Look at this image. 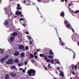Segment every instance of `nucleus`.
Returning <instances> with one entry per match:
<instances>
[{
    "label": "nucleus",
    "instance_id": "obj_1",
    "mask_svg": "<svg viewBox=\"0 0 79 79\" xmlns=\"http://www.w3.org/2000/svg\"><path fill=\"white\" fill-rule=\"evenodd\" d=\"M28 74L29 75L31 74L32 76H34L35 75V71L33 69H30V71H28Z\"/></svg>",
    "mask_w": 79,
    "mask_h": 79
},
{
    "label": "nucleus",
    "instance_id": "obj_2",
    "mask_svg": "<svg viewBox=\"0 0 79 79\" xmlns=\"http://www.w3.org/2000/svg\"><path fill=\"white\" fill-rule=\"evenodd\" d=\"M76 36L75 35H73L72 36V39L73 41H76V40H78L79 38L78 37H76Z\"/></svg>",
    "mask_w": 79,
    "mask_h": 79
},
{
    "label": "nucleus",
    "instance_id": "obj_3",
    "mask_svg": "<svg viewBox=\"0 0 79 79\" xmlns=\"http://www.w3.org/2000/svg\"><path fill=\"white\" fill-rule=\"evenodd\" d=\"M40 57H44V58H45V60H47L48 59L47 57V56L45 55L44 54H40Z\"/></svg>",
    "mask_w": 79,
    "mask_h": 79
},
{
    "label": "nucleus",
    "instance_id": "obj_4",
    "mask_svg": "<svg viewBox=\"0 0 79 79\" xmlns=\"http://www.w3.org/2000/svg\"><path fill=\"white\" fill-rule=\"evenodd\" d=\"M11 23V20L7 21L6 20H5L4 24L5 25H8V24H9V23Z\"/></svg>",
    "mask_w": 79,
    "mask_h": 79
},
{
    "label": "nucleus",
    "instance_id": "obj_5",
    "mask_svg": "<svg viewBox=\"0 0 79 79\" xmlns=\"http://www.w3.org/2000/svg\"><path fill=\"white\" fill-rule=\"evenodd\" d=\"M19 48L20 50H24V46L23 45H20L19 46Z\"/></svg>",
    "mask_w": 79,
    "mask_h": 79
},
{
    "label": "nucleus",
    "instance_id": "obj_6",
    "mask_svg": "<svg viewBox=\"0 0 79 79\" xmlns=\"http://www.w3.org/2000/svg\"><path fill=\"white\" fill-rule=\"evenodd\" d=\"M10 75L11 76V77H15V76H16V74L13 72L11 73H10Z\"/></svg>",
    "mask_w": 79,
    "mask_h": 79
},
{
    "label": "nucleus",
    "instance_id": "obj_7",
    "mask_svg": "<svg viewBox=\"0 0 79 79\" xmlns=\"http://www.w3.org/2000/svg\"><path fill=\"white\" fill-rule=\"evenodd\" d=\"M66 27L67 28L69 29H70L71 28V25L70 23H69L66 25Z\"/></svg>",
    "mask_w": 79,
    "mask_h": 79
},
{
    "label": "nucleus",
    "instance_id": "obj_8",
    "mask_svg": "<svg viewBox=\"0 0 79 79\" xmlns=\"http://www.w3.org/2000/svg\"><path fill=\"white\" fill-rule=\"evenodd\" d=\"M59 39L60 40V44H61V45L62 46H63V45H64V44H65L64 43H63V42H62V41L61 40V38L59 37Z\"/></svg>",
    "mask_w": 79,
    "mask_h": 79
},
{
    "label": "nucleus",
    "instance_id": "obj_9",
    "mask_svg": "<svg viewBox=\"0 0 79 79\" xmlns=\"http://www.w3.org/2000/svg\"><path fill=\"white\" fill-rule=\"evenodd\" d=\"M10 10H7L5 12V13L7 15H8V16H10Z\"/></svg>",
    "mask_w": 79,
    "mask_h": 79
},
{
    "label": "nucleus",
    "instance_id": "obj_10",
    "mask_svg": "<svg viewBox=\"0 0 79 79\" xmlns=\"http://www.w3.org/2000/svg\"><path fill=\"white\" fill-rule=\"evenodd\" d=\"M60 15L61 17H64V11H62V12H61L60 13Z\"/></svg>",
    "mask_w": 79,
    "mask_h": 79
},
{
    "label": "nucleus",
    "instance_id": "obj_11",
    "mask_svg": "<svg viewBox=\"0 0 79 79\" xmlns=\"http://www.w3.org/2000/svg\"><path fill=\"white\" fill-rule=\"evenodd\" d=\"M17 6L18 7L17 8V10H21V7H19V6H20V5L19 4H17Z\"/></svg>",
    "mask_w": 79,
    "mask_h": 79
},
{
    "label": "nucleus",
    "instance_id": "obj_12",
    "mask_svg": "<svg viewBox=\"0 0 79 79\" xmlns=\"http://www.w3.org/2000/svg\"><path fill=\"white\" fill-rule=\"evenodd\" d=\"M24 55H25V53H24V52H22L20 56L21 58L24 57Z\"/></svg>",
    "mask_w": 79,
    "mask_h": 79
},
{
    "label": "nucleus",
    "instance_id": "obj_13",
    "mask_svg": "<svg viewBox=\"0 0 79 79\" xmlns=\"http://www.w3.org/2000/svg\"><path fill=\"white\" fill-rule=\"evenodd\" d=\"M19 52H15V53L14 54L15 56H18L19 55Z\"/></svg>",
    "mask_w": 79,
    "mask_h": 79
},
{
    "label": "nucleus",
    "instance_id": "obj_14",
    "mask_svg": "<svg viewBox=\"0 0 79 79\" xmlns=\"http://www.w3.org/2000/svg\"><path fill=\"white\" fill-rule=\"evenodd\" d=\"M54 61H56L57 63V64H60V61H59V60H58V59H54Z\"/></svg>",
    "mask_w": 79,
    "mask_h": 79
},
{
    "label": "nucleus",
    "instance_id": "obj_15",
    "mask_svg": "<svg viewBox=\"0 0 79 79\" xmlns=\"http://www.w3.org/2000/svg\"><path fill=\"white\" fill-rule=\"evenodd\" d=\"M5 79H9V75L6 74L5 77Z\"/></svg>",
    "mask_w": 79,
    "mask_h": 79
},
{
    "label": "nucleus",
    "instance_id": "obj_16",
    "mask_svg": "<svg viewBox=\"0 0 79 79\" xmlns=\"http://www.w3.org/2000/svg\"><path fill=\"white\" fill-rule=\"evenodd\" d=\"M18 35V33L16 32H14L13 33V36H16Z\"/></svg>",
    "mask_w": 79,
    "mask_h": 79
},
{
    "label": "nucleus",
    "instance_id": "obj_17",
    "mask_svg": "<svg viewBox=\"0 0 79 79\" xmlns=\"http://www.w3.org/2000/svg\"><path fill=\"white\" fill-rule=\"evenodd\" d=\"M71 11H72V12H73V13H78L79 12V10H76L75 12L73 11L72 10H71Z\"/></svg>",
    "mask_w": 79,
    "mask_h": 79
},
{
    "label": "nucleus",
    "instance_id": "obj_18",
    "mask_svg": "<svg viewBox=\"0 0 79 79\" xmlns=\"http://www.w3.org/2000/svg\"><path fill=\"white\" fill-rule=\"evenodd\" d=\"M14 38L12 37L10 38V40L11 42H13L14 41Z\"/></svg>",
    "mask_w": 79,
    "mask_h": 79
},
{
    "label": "nucleus",
    "instance_id": "obj_19",
    "mask_svg": "<svg viewBox=\"0 0 79 79\" xmlns=\"http://www.w3.org/2000/svg\"><path fill=\"white\" fill-rule=\"evenodd\" d=\"M30 56L31 57H29V59H31V58H33L34 57V55L32 53L30 54Z\"/></svg>",
    "mask_w": 79,
    "mask_h": 79
},
{
    "label": "nucleus",
    "instance_id": "obj_20",
    "mask_svg": "<svg viewBox=\"0 0 79 79\" xmlns=\"http://www.w3.org/2000/svg\"><path fill=\"white\" fill-rule=\"evenodd\" d=\"M10 68H11V69H16V66L15 65L11 66L10 67Z\"/></svg>",
    "mask_w": 79,
    "mask_h": 79
},
{
    "label": "nucleus",
    "instance_id": "obj_21",
    "mask_svg": "<svg viewBox=\"0 0 79 79\" xmlns=\"http://www.w3.org/2000/svg\"><path fill=\"white\" fill-rule=\"evenodd\" d=\"M60 76H61L62 77H64V73L63 72H61L60 73Z\"/></svg>",
    "mask_w": 79,
    "mask_h": 79
},
{
    "label": "nucleus",
    "instance_id": "obj_22",
    "mask_svg": "<svg viewBox=\"0 0 79 79\" xmlns=\"http://www.w3.org/2000/svg\"><path fill=\"white\" fill-rule=\"evenodd\" d=\"M5 59L3 58H2L1 60V63H3L4 61H5Z\"/></svg>",
    "mask_w": 79,
    "mask_h": 79
},
{
    "label": "nucleus",
    "instance_id": "obj_23",
    "mask_svg": "<svg viewBox=\"0 0 79 79\" xmlns=\"http://www.w3.org/2000/svg\"><path fill=\"white\" fill-rule=\"evenodd\" d=\"M8 56H6L3 58L4 59V60H6L8 59Z\"/></svg>",
    "mask_w": 79,
    "mask_h": 79
},
{
    "label": "nucleus",
    "instance_id": "obj_24",
    "mask_svg": "<svg viewBox=\"0 0 79 79\" xmlns=\"http://www.w3.org/2000/svg\"><path fill=\"white\" fill-rule=\"evenodd\" d=\"M50 55H53L54 53H53V52H52V50H50Z\"/></svg>",
    "mask_w": 79,
    "mask_h": 79
},
{
    "label": "nucleus",
    "instance_id": "obj_25",
    "mask_svg": "<svg viewBox=\"0 0 79 79\" xmlns=\"http://www.w3.org/2000/svg\"><path fill=\"white\" fill-rule=\"evenodd\" d=\"M64 23L65 24H68L69 23V22H68V21H64Z\"/></svg>",
    "mask_w": 79,
    "mask_h": 79
},
{
    "label": "nucleus",
    "instance_id": "obj_26",
    "mask_svg": "<svg viewBox=\"0 0 79 79\" xmlns=\"http://www.w3.org/2000/svg\"><path fill=\"white\" fill-rule=\"evenodd\" d=\"M54 60H50V63H51V64H54Z\"/></svg>",
    "mask_w": 79,
    "mask_h": 79
},
{
    "label": "nucleus",
    "instance_id": "obj_27",
    "mask_svg": "<svg viewBox=\"0 0 79 79\" xmlns=\"http://www.w3.org/2000/svg\"><path fill=\"white\" fill-rule=\"evenodd\" d=\"M15 63H19V60H18L16 59L15 60Z\"/></svg>",
    "mask_w": 79,
    "mask_h": 79
},
{
    "label": "nucleus",
    "instance_id": "obj_28",
    "mask_svg": "<svg viewBox=\"0 0 79 79\" xmlns=\"http://www.w3.org/2000/svg\"><path fill=\"white\" fill-rule=\"evenodd\" d=\"M9 61L10 62V63H13V59H10L9 60Z\"/></svg>",
    "mask_w": 79,
    "mask_h": 79
},
{
    "label": "nucleus",
    "instance_id": "obj_29",
    "mask_svg": "<svg viewBox=\"0 0 79 79\" xmlns=\"http://www.w3.org/2000/svg\"><path fill=\"white\" fill-rule=\"evenodd\" d=\"M0 53H2V54H3V53H4V51L3 50H1L0 51Z\"/></svg>",
    "mask_w": 79,
    "mask_h": 79
},
{
    "label": "nucleus",
    "instance_id": "obj_30",
    "mask_svg": "<svg viewBox=\"0 0 79 79\" xmlns=\"http://www.w3.org/2000/svg\"><path fill=\"white\" fill-rule=\"evenodd\" d=\"M77 65H76L75 66V70H76V69H77Z\"/></svg>",
    "mask_w": 79,
    "mask_h": 79
},
{
    "label": "nucleus",
    "instance_id": "obj_31",
    "mask_svg": "<svg viewBox=\"0 0 79 79\" xmlns=\"http://www.w3.org/2000/svg\"><path fill=\"white\" fill-rule=\"evenodd\" d=\"M72 69H74V64L72 65Z\"/></svg>",
    "mask_w": 79,
    "mask_h": 79
},
{
    "label": "nucleus",
    "instance_id": "obj_32",
    "mask_svg": "<svg viewBox=\"0 0 79 79\" xmlns=\"http://www.w3.org/2000/svg\"><path fill=\"white\" fill-rule=\"evenodd\" d=\"M7 64H10V61L8 60L7 62Z\"/></svg>",
    "mask_w": 79,
    "mask_h": 79
},
{
    "label": "nucleus",
    "instance_id": "obj_33",
    "mask_svg": "<svg viewBox=\"0 0 79 79\" xmlns=\"http://www.w3.org/2000/svg\"><path fill=\"white\" fill-rule=\"evenodd\" d=\"M31 61L32 63H36V61L34 60H31Z\"/></svg>",
    "mask_w": 79,
    "mask_h": 79
},
{
    "label": "nucleus",
    "instance_id": "obj_34",
    "mask_svg": "<svg viewBox=\"0 0 79 79\" xmlns=\"http://www.w3.org/2000/svg\"><path fill=\"white\" fill-rule=\"evenodd\" d=\"M50 59H53V56H50Z\"/></svg>",
    "mask_w": 79,
    "mask_h": 79
},
{
    "label": "nucleus",
    "instance_id": "obj_35",
    "mask_svg": "<svg viewBox=\"0 0 79 79\" xmlns=\"http://www.w3.org/2000/svg\"><path fill=\"white\" fill-rule=\"evenodd\" d=\"M35 59H37L38 58V57L36 56H35Z\"/></svg>",
    "mask_w": 79,
    "mask_h": 79
},
{
    "label": "nucleus",
    "instance_id": "obj_36",
    "mask_svg": "<svg viewBox=\"0 0 79 79\" xmlns=\"http://www.w3.org/2000/svg\"><path fill=\"white\" fill-rule=\"evenodd\" d=\"M44 68L45 69V70H48V69H47V68H46V67H45V66H44Z\"/></svg>",
    "mask_w": 79,
    "mask_h": 79
},
{
    "label": "nucleus",
    "instance_id": "obj_37",
    "mask_svg": "<svg viewBox=\"0 0 79 79\" xmlns=\"http://www.w3.org/2000/svg\"><path fill=\"white\" fill-rule=\"evenodd\" d=\"M16 14L17 15H19V12L18 11L16 12Z\"/></svg>",
    "mask_w": 79,
    "mask_h": 79
},
{
    "label": "nucleus",
    "instance_id": "obj_38",
    "mask_svg": "<svg viewBox=\"0 0 79 79\" xmlns=\"http://www.w3.org/2000/svg\"><path fill=\"white\" fill-rule=\"evenodd\" d=\"M30 44L31 45H32V41H30Z\"/></svg>",
    "mask_w": 79,
    "mask_h": 79
},
{
    "label": "nucleus",
    "instance_id": "obj_39",
    "mask_svg": "<svg viewBox=\"0 0 79 79\" xmlns=\"http://www.w3.org/2000/svg\"><path fill=\"white\" fill-rule=\"evenodd\" d=\"M19 15H21V12L19 11Z\"/></svg>",
    "mask_w": 79,
    "mask_h": 79
},
{
    "label": "nucleus",
    "instance_id": "obj_40",
    "mask_svg": "<svg viewBox=\"0 0 79 79\" xmlns=\"http://www.w3.org/2000/svg\"><path fill=\"white\" fill-rule=\"evenodd\" d=\"M25 34H29V32L27 31H26L25 32Z\"/></svg>",
    "mask_w": 79,
    "mask_h": 79
},
{
    "label": "nucleus",
    "instance_id": "obj_41",
    "mask_svg": "<svg viewBox=\"0 0 79 79\" xmlns=\"http://www.w3.org/2000/svg\"><path fill=\"white\" fill-rule=\"evenodd\" d=\"M48 2H49V0H46L45 3H47Z\"/></svg>",
    "mask_w": 79,
    "mask_h": 79
},
{
    "label": "nucleus",
    "instance_id": "obj_42",
    "mask_svg": "<svg viewBox=\"0 0 79 79\" xmlns=\"http://www.w3.org/2000/svg\"><path fill=\"white\" fill-rule=\"evenodd\" d=\"M42 0H37L38 2H40Z\"/></svg>",
    "mask_w": 79,
    "mask_h": 79
},
{
    "label": "nucleus",
    "instance_id": "obj_43",
    "mask_svg": "<svg viewBox=\"0 0 79 79\" xmlns=\"http://www.w3.org/2000/svg\"><path fill=\"white\" fill-rule=\"evenodd\" d=\"M47 62H50V59L47 60Z\"/></svg>",
    "mask_w": 79,
    "mask_h": 79
},
{
    "label": "nucleus",
    "instance_id": "obj_44",
    "mask_svg": "<svg viewBox=\"0 0 79 79\" xmlns=\"http://www.w3.org/2000/svg\"><path fill=\"white\" fill-rule=\"evenodd\" d=\"M28 39H29V40H31V37H30V36H28Z\"/></svg>",
    "mask_w": 79,
    "mask_h": 79
},
{
    "label": "nucleus",
    "instance_id": "obj_45",
    "mask_svg": "<svg viewBox=\"0 0 79 79\" xmlns=\"http://www.w3.org/2000/svg\"><path fill=\"white\" fill-rule=\"evenodd\" d=\"M26 50H28V47L27 46H26L25 48Z\"/></svg>",
    "mask_w": 79,
    "mask_h": 79
},
{
    "label": "nucleus",
    "instance_id": "obj_46",
    "mask_svg": "<svg viewBox=\"0 0 79 79\" xmlns=\"http://www.w3.org/2000/svg\"><path fill=\"white\" fill-rule=\"evenodd\" d=\"M19 66H22V65H21V64L20 63V64H19Z\"/></svg>",
    "mask_w": 79,
    "mask_h": 79
},
{
    "label": "nucleus",
    "instance_id": "obj_47",
    "mask_svg": "<svg viewBox=\"0 0 79 79\" xmlns=\"http://www.w3.org/2000/svg\"><path fill=\"white\" fill-rule=\"evenodd\" d=\"M27 64V62H25V64H24L25 65H26V64Z\"/></svg>",
    "mask_w": 79,
    "mask_h": 79
},
{
    "label": "nucleus",
    "instance_id": "obj_48",
    "mask_svg": "<svg viewBox=\"0 0 79 79\" xmlns=\"http://www.w3.org/2000/svg\"><path fill=\"white\" fill-rule=\"evenodd\" d=\"M34 54L35 55H37V52H35V53H34Z\"/></svg>",
    "mask_w": 79,
    "mask_h": 79
},
{
    "label": "nucleus",
    "instance_id": "obj_49",
    "mask_svg": "<svg viewBox=\"0 0 79 79\" xmlns=\"http://www.w3.org/2000/svg\"><path fill=\"white\" fill-rule=\"evenodd\" d=\"M19 70H20V71H22V70H23V69H22V68H20L19 69Z\"/></svg>",
    "mask_w": 79,
    "mask_h": 79
},
{
    "label": "nucleus",
    "instance_id": "obj_50",
    "mask_svg": "<svg viewBox=\"0 0 79 79\" xmlns=\"http://www.w3.org/2000/svg\"><path fill=\"white\" fill-rule=\"evenodd\" d=\"M72 30L73 31V32H74V29H73V28H72Z\"/></svg>",
    "mask_w": 79,
    "mask_h": 79
},
{
    "label": "nucleus",
    "instance_id": "obj_51",
    "mask_svg": "<svg viewBox=\"0 0 79 79\" xmlns=\"http://www.w3.org/2000/svg\"><path fill=\"white\" fill-rule=\"evenodd\" d=\"M23 73H25V70H24V69L23 70Z\"/></svg>",
    "mask_w": 79,
    "mask_h": 79
},
{
    "label": "nucleus",
    "instance_id": "obj_52",
    "mask_svg": "<svg viewBox=\"0 0 79 79\" xmlns=\"http://www.w3.org/2000/svg\"><path fill=\"white\" fill-rule=\"evenodd\" d=\"M2 0H0V4H1L2 3Z\"/></svg>",
    "mask_w": 79,
    "mask_h": 79
},
{
    "label": "nucleus",
    "instance_id": "obj_53",
    "mask_svg": "<svg viewBox=\"0 0 79 79\" xmlns=\"http://www.w3.org/2000/svg\"><path fill=\"white\" fill-rule=\"evenodd\" d=\"M37 9L38 11H39V8L37 7Z\"/></svg>",
    "mask_w": 79,
    "mask_h": 79
},
{
    "label": "nucleus",
    "instance_id": "obj_54",
    "mask_svg": "<svg viewBox=\"0 0 79 79\" xmlns=\"http://www.w3.org/2000/svg\"><path fill=\"white\" fill-rule=\"evenodd\" d=\"M64 0H62L61 1V2H64Z\"/></svg>",
    "mask_w": 79,
    "mask_h": 79
},
{
    "label": "nucleus",
    "instance_id": "obj_55",
    "mask_svg": "<svg viewBox=\"0 0 79 79\" xmlns=\"http://www.w3.org/2000/svg\"><path fill=\"white\" fill-rule=\"evenodd\" d=\"M57 69H58V70H60V68L59 67H58L57 68Z\"/></svg>",
    "mask_w": 79,
    "mask_h": 79
},
{
    "label": "nucleus",
    "instance_id": "obj_56",
    "mask_svg": "<svg viewBox=\"0 0 79 79\" xmlns=\"http://www.w3.org/2000/svg\"><path fill=\"white\" fill-rule=\"evenodd\" d=\"M10 15H12V12L11 11V10H10Z\"/></svg>",
    "mask_w": 79,
    "mask_h": 79
},
{
    "label": "nucleus",
    "instance_id": "obj_57",
    "mask_svg": "<svg viewBox=\"0 0 79 79\" xmlns=\"http://www.w3.org/2000/svg\"><path fill=\"white\" fill-rule=\"evenodd\" d=\"M23 2H24V3H26V1L25 0H24L23 1Z\"/></svg>",
    "mask_w": 79,
    "mask_h": 79
},
{
    "label": "nucleus",
    "instance_id": "obj_58",
    "mask_svg": "<svg viewBox=\"0 0 79 79\" xmlns=\"http://www.w3.org/2000/svg\"><path fill=\"white\" fill-rule=\"evenodd\" d=\"M73 74H75V73L73 72Z\"/></svg>",
    "mask_w": 79,
    "mask_h": 79
},
{
    "label": "nucleus",
    "instance_id": "obj_59",
    "mask_svg": "<svg viewBox=\"0 0 79 79\" xmlns=\"http://www.w3.org/2000/svg\"><path fill=\"white\" fill-rule=\"evenodd\" d=\"M37 52H39L40 51V50L39 49H37Z\"/></svg>",
    "mask_w": 79,
    "mask_h": 79
},
{
    "label": "nucleus",
    "instance_id": "obj_60",
    "mask_svg": "<svg viewBox=\"0 0 79 79\" xmlns=\"http://www.w3.org/2000/svg\"><path fill=\"white\" fill-rule=\"evenodd\" d=\"M48 68H50V64H48Z\"/></svg>",
    "mask_w": 79,
    "mask_h": 79
},
{
    "label": "nucleus",
    "instance_id": "obj_61",
    "mask_svg": "<svg viewBox=\"0 0 79 79\" xmlns=\"http://www.w3.org/2000/svg\"><path fill=\"white\" fill-rule=\"evenodd\" d=\"M70 6H71V4L69 3V7H70Z\"/></svg>",
    "mask_w": 79,
    "mask_h": 79
},
{
    "label": "nucleus",
    "instance_id": "obj_62",
    "mask_svg": "<svg viewBox=\"0 0 79 79\" xmlns=\"http://www.w3.org/2000/svg\"><path fill=\"white\" fill-rule=\"evenodd\" d=\"M23 19H20V20H23Z\"/></svg>",
    "mask_w": 79,
    "mask_h": 79
},
{
    "label": "nucleus",
    "instance_id": "obj_63",
    "mask_svg": "<svg viewBox=\"0 0 79 79\" xmlns=\"http://www.w3.org/2000/svg\"><path fill=\"white\" fill-rule=\"evenodd\" d=\"M73 58H75V56H73Z\"/></svg>",
    "mask_w": 79,
    "mask_h": 79
},
{
    "label": "nucleus",
    "instance_id": "obj_64",
    "mask_svg": "<svg viewBox=\"0 0 79 79\" xmlns=\"http://www.w3.org/2000/svg\"><path fill=\"white\" fill-rule=\"evenodd\" d=\"M53 79H57V78H56V77H54Z\"/></svg>",
    "mask_w": 79,
    "mask_h": 79
}]
</instances>
